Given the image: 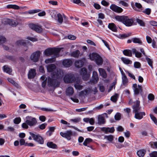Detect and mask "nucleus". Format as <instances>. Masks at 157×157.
I'll use <instances>...</instances> for the list:
<instances>
[{"instance_id": "f257e3e1", "label": "nucleus", "mask_w": 157, "mask_h": 157, "mask_svg": "<svg viewBox=\"0 0 157 157\" xmlns=\"http://www.w3.org/2000/svg\"><path fill=\"white\" fill-rule=\"evenodd\" d=\"M63 76V73L60 71L57 70L52 75V78H48V83L49 86L56 87H58Z\"/></svg>"}, {"instance_id": "f03ea898", "label": "nucleus", "mask_w": 157, "mask_h": 157, "mask_svg": "<svg viewBox=\"0 0 157 157\" xmlns=\"http://www.w3.org/2000/svg\"><path fill=\"white\" fill-rule=\"evenodd\" d=\"M115 19L117 21L122 22L127 26H130L133 25L135 18H129L128 16H116Z\"/></svg>"}, {"instance_id": "7ed1b4c3", "label": "nucleus", "mask_w": 157, "mask_h": 157, "mask_svg": "<svg viewBox=\"0 0 157 157\" xmlns=\"http://www.w3.org/2000/svg\"><path fill=\"white\" fill-rule=\"evenodd\" d=\"M61 50L60 48H48L45 50L44 54L47 56L54 55V57H57L59 56V53Z\"/></svg>"}, {"instance_id": "20e7f679", "label": "nucleus", "mask_w": 157, "mask_h": 157, "mask_svg": "<svg viewBox=\"0 0 157 157\" xmlns=\"http://www.w3.org/2000/svg\"><path fill=\"white\" fill-rule=\"evenodd\" d=\"M90 59L94 61L97 65H101L103 63V60L101 57L98 54L96 53H92L90 56Z\"/></svg>"}, {"instance_id": "39448f33", "label": "nucleus", "mask_w": 157, "mask_h": 157, "mask_svg": "<svg viewBox=\"0 0 157 157\" xmlns=\"http://www.w3.org/2000/svg\"><path fill=\"white\" fill-rule=\"evenodd\" d=\"M30 135L33 137V140L39 144H43L44 143V140L42 137L39 134L35 135L33 133L29 132Z\"/></svg>"}, {"instance_id": "423d86ee", "label": "nucleus", "mask_w": 157, "mask_h": 157, "mask_svg": "<svg viewBox=\"0 0 157 157\" xmlns=\"http://www.w3.org/2000/svg\"><path fill=\"white\" fill-rule=\"evenodd\" d=\"M25 122L30 126L35 125L37 123V121L35 117L31 116H27L26 118Z\"/></svg>"}, {"instance_id": "0eeeda50", "label": "nucleus", "mask_w": 157, "mask_h": 157, "mask_svg": "<svg viewBox=\"0 0 157 157\" xmlns=\"http://www.w3.org/2000/svg\"><path fill=\"white\" fill-rule=\"evenodd\" d=\"M30 28L38 33H41L42 32L43 29L42 26L39 24H30L29 25Z\"/></svg>"}, {"instance_id": "6e6552de", "label": "nucleus", "mask_w": 157, "mask_h": 157, "mask_svg": "<svg viewBox=\"0 0 157 157\" xmlns=\"http://www.w3.org/2000/svg\"><path fill=\"white\" fill-rule=\"evenodd\" d=\"M41 54L40 51H37L33 52L31 55V59L34 62H37L39 60Z\"/></svg>"}, {"instance_id": "1a4fd4ad", "label": "nucleus", "mask_w": 157, "mask_h": 157, "mask_svg": "<svg viewBox=\"0 0 157 157\" xmlns=\"http://www.w3.org/2000/svg\"><path fill=\"white\" fill-rule=\"evenodd\" d=\"M132 87L133 88V89L135 95H137L139 93L142 95L143 89L141 85H138V87H137V84L135 83L133 85Z\"/></svg>"}, {"instance_id": "9d476101", "label": "nucleus", "mask_w": 157, "mask_h": 157, "mask_svg": "<svg viewBox=\"0 0 157 157\" xmlns=\"http://www.w3.org/2000/svg\"><path fill=\"white\" fill-rule=\"evenodd\" d=\"M60 134L62 136L68 140H70L71 139V136L73 135V133L71 130H67L65 132H61Z\"/></svg>"}, {"instance_id": "9b49d317", "label": "nucleus", "mask_w": 157, "mask_h": 157, "mask_svg": "<svg viewBox=\"0 0 157 157\" xmlns=\"http://www.w3.org/2000/svg\"><path fill=\"white\" fill-rule=\"evenodd\" d=\"M2 23L4 24H9L12 27H16L18 24V22L16 20L10 19H6L3 20Z\"/></svg>"}, {"instance_id": "f8f14e48", "label": "nucleus", "mask_w": 157, "mask_h": 157, "mask_svg": "<svg viewBox=\"0 0 157 157\" xmlns=\"http://www.w3.org/2000/svg\"><path fill=\"white\" fill-rule=\"evenodd\" d=\"M74 76L71 74L66 75L63 77V81L65 83H71L73 82Z\"/></svg>"}, {"instance_id": "ddd939ff", "label": "nucleus", "mask_w": 157, "mask_h": 157, "mask_svg": "<svg viewBox=\"0 0 157 157\" xmlns=\"http://www.w3.org/2000/svg\"><path fill=\"white\" fill-rule=\"evenodd\" d=\"M131 5L132 8L135 11L138 12H141L142 10V6L140 3L136 2L135 5L133 2H132Z\"/></svg>"}, {"instance_id": "4468645a", "label": "nucleus", "mask_w": 157, "mask_h": 157, "mask_svg": "<svg viewBox=\"0 0 157 157\" xmlns=\"http://www.w3.org/2000/svg\"><path fill=\"white\" fill-rule=\"evenodd\" d=\"M140 101L139 100H136L135 104L132 106L133 109V112L135 113L140 112L141 110V107L140 106Z\"/></svg>"}, {"instance_id": "2eb2a0df", "label": "nucleus", "mask_w": 157, "mask_h": 157, "mask_svg": "<svg viewBox=\"0 0 157 157\" xmlns=\"http://www.w3.org/2000/svg\"><path fill=\"white\" fill-rule=\"evenodd\" d=\"M62 63L64 67H68L72 65V62L71 59H66L63 61Z\"/></svg>"}, {"instance_id": "dca6fc26", "label": "nucleus", "mask_w": 157, "mask_h": 157, "mask_svg": "<svg viewBox=\"0 0 157 157\" xmlns=\"http://www.w3.org/2000/svg\"><path fill=\"white\" fill-rule=\"evenodd\" d=\"M101 130L106 134L109 133H113L115 131L114 127H112L110 128L109 127H103L101 128Z\"/></svg>"}, {"instance_id": "f3484780", "label": "nucleus", "mask_w": 157, "mask_h": 157, "mask_svg": "<svg viewBox=\"0 0 157 157\" xmlns=\"http://www.w3.org/2000/svg\"><path fill=\"white\" fill-rule=\"evenodd\" d=\"M110 8L111 10L117 13H120L123 11V9L121 7L114 4H112L110 6Z\"/></svg>"}, {"instance_id": "a211bd4d", "label": "nucleus", "mask_w": 157, "mask_h": 157, "mask_svg": "<svg viewBox=\"0 0 157 157\" xmlns=\"http://www.w3.org/2000/svg\"><path fill=\"white\" fill-rule=\"evenodd\" d=\"M146 115L145 113L144 112H139L135 113L134 117L139 120H141L143 118V116Z\"/></svg>"}, {"instance_id": "6ab92c4d", "label": "nucleus", "mask_w": 157, "mask_h": 157, "mask_svg": "<svg viewBox=\"0 0 157 157\" xmlns=\"http://www.w3.org/2000/svg\"><path fill=\"white\" fill-rule=\"evenodd\" d=\"M81 73L82 75V78L84 80H86L88 79V76L85 77V76L87 75V70L86 68L84 67L82 68Z\"/></svg>"}, {"instance_id": "aec40b11", "label": "nucleus", "mask_w": 157, "mask_h": 157, "mask_svg": "<svg viewBox=\"0 0 157 157\" xmlns=\"http://www.w3.org/2000/svg\"><path fill=\"white\" fill-rule=\"evenodd\" d=\"M84 62L82 60H78L75 61V65L77 68L82 67L84 65Z\"/></svg>"}, {"instance_id": "412c9836", "label": "nucleus", "mask_w": 157, "mask_h": 157, "mask_svg": "<svg viewBox=\"0 0 157 157\" xmlns=\"http://www.w3.org/2000/svg\"><path fill=\"white\" fill-rule=\"evenodd\" d=\"M36 75V70L34 69H32L29 71L28 74L29 78L31 79L33 78Z\"/></svg>"}, {"instance_id": "4be33fe9", "label": "nucleus", "mask_w": 157, "mask_h": 157, "mask_svg": "<svg viewBox=\"0 0 157 157\" xmlns=\"http://www.w3.org/2000/svg\"><path fill=\"white\" fill-rule=\"evenodd\" d=\"M108 28L114 32H116L117 31V28L116 25L113 23H110L108 24Z\"/></svg>"}, {"instance_id": "5701e85b", "label": "nucleus", "mask_w": 157, "mask_h": 157, "mask_svg": "<svg viewBox=\"0 0 157 157\" xmlns=\"http://www.w3.org/2000/svg\"><path fill=\"white\" fill-rule=\"evenodd\" d=\"M74 92L73 88L71 86H69L66 90V94L67 96H71L73 94Z\"/></svg>"}, {"instance_id": "b1692460", "label": "nucleus", "mask_w": 157, "mask_h": 157, "mask_svg": "<svg viewBox=\"0 0 157 157\" xmlns=\"http://www.w3.org/2000/svg\"><path fill=\"white\" fill-rule=\"evenodd\" d=\"M47 68L48 72H52L56 69V66L54 64H49L47 66Z\"/></svg>"}, {"instance_id": "393cba45", "label": "nucleus", "mask_w": 157, "mask_h": 157, "mask_svg": "<svg viewBox=\"0 0 157 157\" xmlns=\"http://www.w3.org/2000/svg\"><path fill=\"white\" fill-rule=\"evenodd\" d=\"M146 153V150L142 149L137 151V154L139 157H144Z\"/></svg>"}, {"instance_id": "a878e982", "label": "nucleus", "mask_w": 157, "mask_h": 157, "mask_svg": "<svg viewBox=\"0 0 157 157\" xmlns=\"http://www.w3.org/2000/svg\"><path fill=\"white\" fill-rule=\"evenodd\" d=\"M3 70L4 72L11 74L12 71V69L8 65H4L3 66Z\"/></svg>"}, {"instance_id": "bb28decb", "label": "nucleus", "mask_w": 157, "mask_h": 157, "mask_svg": "<svg viewBox=\"0 0 157 157\" xmlns=\"http://www.w3.org/2000/svg\"><path fill=\"white\" fill-rule=\"evenodd\" d=\"M100 75L104 78H106L107 77V74L105 70L103 68H99L98 69Z\"/></svg>"}, {"instance_id": "cd10ccee", "label": "nucleus", "mask_w": 157, "mask_h": 157, "mask_svg": "<svg viewBox=\"0 0 157 157\" xmlns=\"http://www.w3.org/2000/svg\"><path fill=\"white\" fill-rule=\"evenodd\" d=\"M80 53L79 50H77L72 52L71 53V56L72 57L76 58H78Z\"/></svg>"}, {"instance_id": "c85d7f7f", "label": "nucleus", "mask_w": 157, "mask_h": 157, "mask_svg": "<svg viewBox=\"0 0 157 157\" xmlns=\"http://www.w3.org/2000/svg\"><path fill=\"white\" fill-rule=\"evenodd\" d=\"M132 51L129 49H125L123 50V53L125 56L131 57L132 56Z\"/></svg>"}, {"instance_id": "c756f323", "label": "nucleus", "mask_w": 157, "mask_h": 157, "mask_svg": "<svg viewBox=\"0 0 157 157\" xmlns=\"http://www.w3.org/2000/svg\"><path fill=\"white\" fill-rule=\"evenodd\" d=\"M47 146L50 148L56 149L57 148V145L52 142H48L47 143Z\"/></svg>"}, {"instance_id": "7c9ffc66", "label": "nucleus", "mask_w": 157, "mask_h": 157, "mask_svg": "<svg viewBox=\"0 0 157 157\" xmlns=\"http://www.w3.org/2000/svg\"><path fill=\"white\" fill-rule=\"evenodd\" d=\"M92 78L94 82H96L98 80L99 78L98 74L95 71H93Z\"/></svg>"}, {"instance_id": "2f4dec72", "label": "nucleus", "mask_w": 157, "mask_h": 157, "mask_svg": "<svg viewBox=\"0 0 157 157\" xmlns=\"http://www.w3.org/2000/svg\"><path fill=\"white\" fill-rule=\"evenodd\" d=\"M105 122V119L104 117L101 116H100L98 118V124H104Z\"/></svg>"}, {"instance_id": "473e14b6", "label": "nucleus", "mask_w": 157, "mask_h": 157, "mask_svg": "<svg viewBox=\"0 0 157 157\" xmlns=\"http://www.w3.org/2000/svg\"><path fill=\"white\" fill-rule=\"evenodd\" d=\"M132 52L133 54H135V56L137 58H140L142 57V54L138 52L135 49L133 48L132 49Z\"/></svg>"}, {"instance_id": "72a5a7b5", "label": "nucleus", "mask_w": 157, "mask_h": 157, "mask_svg": "<svg viewBox=\"0 0 157 157\" xmlns=\"http://www.w3.org/2000/svg\"><path fill=\"white\" fill-rule=\"evenodd\" d=\"M131 35V33H128L125 34H120L118 36V37L120 39H123L127 38Z\"/></svg>"}, {"instance_id": "f704fd0d", "label": "nucleus", "mask_w": 157, "mask_h": 157, "mask_svg": "<svg viewBox=\"0 0 157 157\" xmlns=\"http://www.w3.org/2000/svg\"><path fill=\"white\" fill-rule=\"evenodd\" d=\"M121 59L123 62L125 64H131L132 63V61L131 60L122 57Z\"/></svg>"}, {"instance_id": "c9c22d12", "label": "nucleus", "mask_w": 157, "mask_h": 157, "mask_svg": "<svg viewBox=\"0 0 157 157\" xmlns=\"http://www.w3.org/2000/svg\"><path fill=\"white\" fill-rule=\"evenodd\" d=\"M6 7L7 8H12L15 10H18L20 9V7L16 5H7Z\"/></svg>"}, {"instance_id": "e433bc0d", "label": "nucleus", "mask_w": 157, "mask_h": 157, "mask_svg": "<svg viewBox=\"0 0 157 157\" xmlns=\"http://www.w3.org/2000/svg\"><path fill=\"white\" fill-rule=\"evenodd\" d=\"M93 141V140L90 138H86L83 143V145L85 146H87V144Z\"/></svg>"}, {"instance_id": "4c0bfd02", "label": "nucleus", "mask_w": 157, "mask_h": 157, "mask_svg": "<svg viewBox=\"0 0 157 157\" xmlns=\"http://www.w3.org/2000/svg\"><path fill=\"white\" fill-rule=\"evenodd\" d=\"M132 41L134 43H138L140 44H142L141 40L138 38L135 37L132 38Z\"/></svg>"}, {"instance_id": "58836bf2", "label": "nucleus", "mask_w": 157, "mask_h": 157, "mask_svg": "<svg viewBox=\"0 0 157 157\" xmlns=\"http://www.w3.org/2000/svg\"><path fill=\"white\" fill-rule=\"evenodd\" d=\"M55 57L52 58H48L45 59V62L46 63H51L54 62L56 60Z\"/></svg>"}, {"instance_id": "ea45409f", "label": "nucleus", "mask_w": 157, "mask_h": 157, "mask_svg": "<svg viewBox=\"0 0 157 157\" xmlns=\"http://www.w3.org/2000/svg\"><path fill=\"white\" fill-rule=\"evenodd\" d=\"M122 82L123 85H125L128 82V80L126 75L122 76Z\"/></svg>"}, {"instance_id": "a19ab883", "label": "nucleus", "mask_w": 157, "mask_h": 157, "mask_svg": "<svg viewBox=\"0 0 157 157\" xmlns=\"http://www.w3.org/2000/svg\"><path fill=\"white\" fill-rule=\"evenodd\" d=\"M73 82L75 84H81V81L78 77H74Z\"/></svg>"}, {"instance_id": "79ce46f5", "label": "nucleus", "mask_w": 157, "mask_h": 157, "mask_svg": "<svg viewBox=\"0 0 157 157\" xmlns=\"http://www.w3.org/2000/svg\"><path fill=\"white\" fill-rule=\"evenodd\" d=\"M71 2L78 4L81 6H85L84 3L82 2L81 1H71Z\"/></svg>"}, {"instance_id": "37998d69", "label": "nucleus", "mask_w": 157, "mask_h": 157, "mask_svg": "<svg viewBox=\"0 0 157 157\" xmlns=\"http://www.w3.org/2000/svg\"><path fill=\"white\" fill-rule=\"evenodd\" d=\"M118 95L117 94H115V95L112 96L111 98V100L113 102H116L117 100Z\"/></svg>"}, {"instance_id": "c03bdc74", "label": "nucleus", "mask_w": 157, "mask_h": 157, "mask_svg": "<svg viewBox=\"0 0 157 157\" xmlns=\"http://www.w3.org/2000/svg\"><path fill=\"white\" fill-rule=\"evenodd\" d=\"M50 14L52 18H55L56 17V16H57V12L56 10H51L50 11Z\"/></svg>"}, {"instance_id": "a18cd8bd", "label": "nucleus", "mask_w": 157, "mask_h": 157, "mask_svg": "<svg viewBox=\"0 0 157 157\" xmlns=\"http://www.w3.org/2000/svg\"><path fill=\"white\" fill-rule=\"evenodd\" d=\"M105 138L106 139L109 141L110 142L112 141L114 139V136L112 135H109L108 136H105Z\"/></svg>"}, {"instance_id": "49530a36", "label": "nucleus", "mask_w": 157, "mask_h": 157, "mask_svg": "<svg viewBox=\"0 0 157 157\" xmlns=\"http://www.w3.org/2000/svg\"><path fill=\"white\" fill-rule=\"evenodd\" d=\"M40 11H41V10L40 9L32 10H29L27 12H26V13H28L29 14H32L36 13L39 12Z\"/></svg>"}, {"instance_id": "de8ad7c7", "label": "nucleus", "mask_w": 157, "mask_h": 157, "mask_svg": "<svg viewBox=\"0 0 157 157\" xmlns=\"http://www.w3.org/2000/svg\"><path fill=\"white\" fill-rule=\"evenodd\" d=\"M146 59L149 65L153 69V67L152 65L153 61L152 60L148 57L146 58Z\"/></svg>"}, {"instance_id": "09e8293b", "label": "nucleus", "mask_w": 157, "mask_h": 157, "mask_svg": "<svg viewBox=\"0 0 157 157\" xmlns=\"http://www.w3.org/2000/svg\"><path fill=\"white\" fill-rule=\"evenodd\" d=\"M57 16L58 17V22L61 24L63 21V18L62 15L60 13H58L57 14Z\"/></svg>"}, {"instance_id": "8fccbe9b", "label": "nucleus", "mask_w": 157, "mask_h": 157, "mask_svg": "<svg viewBox=\"0 0 157 157\" xmlns=\"http://www.w3.org/2000/svg\"><path fill=\"white\" fill-rule=\"evenodd\" d=\"M16 44L18 45H24L26 44V42L24 40H19L16 42Z\"/></svg>"}, {"instance_id": "3c124183", "label": "nucleus", "mask_w": 157, "mask_h": 157, "mask_svg": "<svg viewBox=\"0 0 157 157\" xmlns=\"http://www.w3.org/2000/svg\"><path fill=\"white\" fill-rule=\"evenodd\" d=\"M141 12H143V13H145L146 14L149 15L151 13V10L150 8H147L144 10L142 11V10Z\"/></svg>"}, {"instance_id": "603ef678", "label": "nucleus", "mask_w": 157, "mask_h": 157, "mask_svg": "<svg viewBox=\"0 0 157 157\" xmlns=\"http://www.w3.org/2000/svg\"><path fill=\"white\" fill-rule=\"evenodd\" d=\"M150 116L152 120L154 122V123L157 125V120L156 117L152 114H150Z\"/></svg>"}, {"instance_id": "864d4df0", "label": "nucleus", "mask_w": 157, "mask_h": 157, "mask_svg": "<svg viewBox=\"0 0 157 157\" xmlns=\"http://www.w3.org/2000/svg\"><path fill=\"white\" fill-rule=\"evenodd\" d=\"M121 114L119 113H117L115 115L114 117L117 121L120 120L121 119Z\"/></svg>"}, {"instance_id": "5fc2aeb1", "label": "nucleus", "mask_w": 157, "mask_h": 157, "mask_svg": "<svg viewBox=\"0 0 157 157\" xmlns=\"http://www.w3.org/2000/svg\"><path fill=\"white\" fill-rule=\"evenodd\" d=\"M149 144L151 147L157 148V142H150Z\"/></svg>"}, {"instance_id": "6e6d98bb", "label": "nucleus", "mask_w": 157, "mask_h": 157, "mask_svg": "<svg viewBox=\"0 0 157 157\" xmlns=\"http://www.w3.org/2000/svg\"><path fill=\"white\" fill-rule=\"evenodd\" d=\"M21 120L20 117L15 118L13 120L14 123L16 124H19L21 121Z\"/></svg>"}, {"instance_id": "4d7b16f0", "label": "nucleus", "mask_w": 157, "mask_h": 157, "mask_svg": "<svg viewBox=\"0 0 157 157\" xmlns=\"http://www.w3.org/2000/svg\"><path fill=\"white\" fill-rule=\"evenodd\" d=\"M136 20L140 26H143L145 25V23L142 20L138 18H137Z\"/></svg>"}, {"instance_id": "13d9d810", "label": "nucleus", "mask_w": 157, "mask_h": 157, "mask_svg": "<svg viewBox=\"0 0 157 157\" xmlns=\"http://www.w3.org/2000/svg\"><path fill=\"white\" fill-rule=\"evenodd\" d=\"M6 41V39L3 36H0V44L4 43Z\"/></svg>"}, {"instance_id": "bf43d9fd", "label": "nucleus", "mask_w": 157, "mask_h": 157, "mask_svg": "<svg viewBox=\"0 0 157 157\" xmlns=\"http://www.w3.org/2000/svg\"><path fill=\"white\" fill-rule=\"evenodd\" d=\"M150 157H157V151H154L149 154Z\"/></svg>"}, {"instance_id": "052dcab7", "label": "nucleus", "mask_w": 157, "mask_h": 157, "mask_svg": "<svg viewBox=\"0 0 157 157\" xmlns=\"http://www.w3.org/2000/svg\"><path fill=\"white\" fill-rule=\"evenodd\" d=\"M74 86L75 88L77 90H81L83 87V86L80 84H74Z\"/></svg>"}, {"instance_id": "680f3d73", "label": "nucleus", "mask_w": 157, "mask_h": 157, "mask_svg": "<svg viewBox=\"0 0 157 157\" xmlns=\"http://www.w3.org/2000/svg\"><path fill=\"white\" fill-rule=\"evenodd\" d=\"M70 121L74 123H78L81 121V118L80 117H77L74 119H71Z\"/></svg>"}, {"instance_id": "e2e57ef3", "label": "nucleus", "mask_w": 157, "mask_h": 157, "mask_svg": "<svg viewBox=\"0 0 157 157\" xmlns=\"http://www.w3.org/2000/svg\"><path fill=\"white\" fill-rule=\"evenodd\" d=\"M47 125V123H45L39 125V127L40 129L43 130L45 128Z\"/></svg>"}, {"instance_id": "0e129e2a", "label": "nucleus", "mask_w": 157, "mask_h": 157, "mask_svg": "<svg viewBox=\"0 0 157 157\" xmlns=\"http://www.w3.org/2000/svg\"><path fill=\"white\" fill-rule=\"evenodd\" d=\"M141 66L140 63L138 62H135L134 63V67L136 68H140Z\"/></svg>"}, {"instance_id": "69168bd1", "label": "nucleus", "mask_w": 157, "mask_h": 157, "mask_svg": "<svg viewBox=\"0 0 157 157\" xmlns=\"http://www.w3.org/2000/svg\"><path fill=\"white\" fill-rule=\"evenodd\" d=\"M154 96L151 94H150L148 96V98L149 100L151 101H152L154 99Z\"/></svg>"}, {"instance_id": "338daca9", "label": "nucleus", "mask_w": 157, "mask_h": 157, "mask_svg": "<svg viewBox=\"0 0 157 157\" xmlns=\"http://www.w3.org/2000/svg\"><path fill=\"white\" fill-rule=\"evenodd\" d=\"M119 3L123 6L125 7H128V4L124 2V1H120Z\"/></svg>"}, {"instance_id": "774afa93", "label": "nucleus", "mask_w": 157, "mask_h": 157, "mask_svg": "<svg viewBox=\"0 0 157 157\" xmlns=\"http://www.w3.org/2000/svg\"><path fill=\"white\" fill-rule=\"evenodd\" d=\"M105 18L104 14L102 13H100L98 14V18L102 19H104Z\"/></svg>"}]
</instances>
